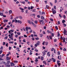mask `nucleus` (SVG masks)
<instances>
[{"label": "nucleus", "instance_id": "obj_1", "mask_svg": "<svg viewBox=\"0 0 67 67\" xmlns=\"http://www.w3.org/2000/svg\"><path fill=\"white\" fill-rule=\"evenodd\" d=\"M52 12L53 14H55L56 13V11L54 9V8H52Z\"/></svg>", "mask_w": 67, "mask_h": 67}, {"label": "nucleus", "instance_id": "obj_2", "mask_svg": "<svg viewBox=\"0 0 67 67\" xmlns=\"http://www.w3.org/2000/svg\"><path fill=\"white\" fill-rule=\"evenodd\" d=\"M11 32H14V30H13V29L10 30L8 31V33H9V34H11L12 33H11Z\"/></svg>", "mask_w": 67, "mask_h": 67}, {"label": "nucleus", "instance_id": "obj_3", "mask_svg": "<svg viewBox=\"0 0 67 67\" xmlns=\"http://www.w3.org/2000/svg\"><path fill=\"white\" fill-rule=\"evenodd\" d=\"M57 64L58 65V66H60V65H61V64L60 63H59V62H60V61L59 60L57 61Z\"/></svg>", "mask_w": 67, "mask_h": 67}, {"label": "nucleus", "instance_id": "obj_4", "mask_svg": "<svg viewBox=\"0 0 67 67\" xmlns=\"http://www.w3.org/2000/svg\"><path fill=\"white\" fill-rule=\"evenodd\" d=\"M26 31L28 32V30H29H29H31V28L30 27H26Z\"/></svg>", "mask_w": 67, "mask_h": 67}, {"label": "nucleus", "instance_id": "obj_5", "mask_svg": "<svg viewBox=\"0 0 67 67\" xmlns=\"http://www.w3.org/2000/svg\"><path fill=\"white\" fill-rule=\"evenodd\" d=\"M63 33L64 35H67V34H66V30L65 29H64Z\"/></svg>", "mask_w": 67, "mask_h": 67}, {"label": "nucleus", "instance_id": "obj_6", "mask_svg": "<svg viewBox=\"0 0 67 67\" xmlns=\"http://www.w3.org/2000/svg\"><path fill=\"white\" fill-rule=\"evenodd\" d=\"M39 22H40L41 24V23H44V20H39Z\"/></svg>", "mask_w": 67, "mask_h": 67}, {"label": "nucleus", "instance_id": "obj_7", "mask_svg": "<svg viewBox=\"0 0 67 67\" xmlns=\"http://www.w3.org/2000/svg\"><path fill=\"white\" fill-rule=\"evenodd\" d=\"M32 24L33 25V26H34V27H36V25L35 24L33 23V22H31Z\"/></svg>", "mask_w": 67, "mask_h": 67}, {"label": "nucleus", "instance_id": "obj_8", "mask_svg": "<svg viewBox=\"0 0 67 67\" xmlns=\"http://www.w3.org/2000/svg\"><path fill=\"white\" fill-rule=\"evenodd\" d=\"M27 22H28V23L29 24H31V21L30 20H27Z\"/></svg>", "mask_w": 67, "mask_h": 67}, {"label": "nucleus", "instance_id": "obj_9", "mask_svg": "<svg viewBox=\"0 0 67 67\" xmlns=\"http://www.w3.org/2000/svg\"><path fill=\"white\" fill-rule=\"evenodd\" d=\"M7 64H5V67H10V65L8 64V65H7Z\"/></svg>", "mask_w": 67, "mask_h": 67}, {"label": "nucleus", "instance_id": "obj_10", "mask_svg": "<svg viewBox=\"0 0 67 67\" xmlns=\"http://www.w3.org/2000/svg\"><path fill=\"white\" fill-rule=\"evenodd\" d=\"M58 58L60 60H61V55H60V57L59 58V56H58Z\"/></svg>", "mask_w": 67, "mask_h": 67}, {"label": "nucleus", "instance_id": "obj_11", "mask_svg": "<svg viewBox=\"0 0 67 67\" xmlns=\"http://www.w3.org/2000/svg\"><path fill=\"white\" fill-rule=\"evenodd\" d=\"M6 59L7 60H10V58L8 57H7Z\"/></svg>", "mask_w": 67, "mask_h": 67}, {"label": "nucleus", "instance_id": "obj_12", "mask_svg": "<svg viewBox=\"0 0 67 67\" xmlns=\"http://www.w3.org/2000/svg\"><path fill=\"white\" fill-rule=\"evenodd\" d=\"M52 60H53V62H56L55 60V59L52 58Z\"/></svg>", "mask_w": 67, "mask_h": 67}, {"label": "nucleus", "instance_id": "obj_13", "mask_svg": "<svg viewBox=\"0 0 67 67\" xmlns=\"http://www.w3.org/2000/svg\"><path fill=\"white\" fill-rule=\"evenodd\" d=\"M41 19H42V20H44V17L43 16H41Z\"/></svg>", "mask_w": 67, "mask_h": 67}, {"label": "nucleus", "instance_id": "obj_14", "mask_svg": "<svg viewBox=\"0 0 67 67\" xmlns=\"http://www.w3.org/2000/svg\"><path fill=\"white\" fill-rule=\"evenodd\" d=\"M66 40V38L65 37H63V43H64L65 42V40Z\"/></svg>", "mask_w": 67, "mask_h": 67}, {"label": "nucleus", "instance_id": "obj_15", "mask_svg": "<svg viewBox=\"0 0 67 67\" xmlns=\"http://www.w3.org/2000/svg\"><path fill=\"white\" fill-rule=\"evenodd\" d=\"M40 41H38L36 43V44L38 45H40Z\"/></svg>", "mask_w": 67, "mask_h": 67}, {"label": "nucleus", "instance_id": "obj_16", "mask_svg": "<svg viewBox=\"0 0 67 67\" xmlns=\"http://www.w3.org/2000/svg\"><path fill=\"white\" fill-rule=\"evenodd\" d=\"M22 21L20 20H18V23H20V24H21L22 23Z\"/></svg>", "mask_w": 67, "mask_h": 67}, {"label": "nucleus", "instance_id": "obj_17", "mask_svg": "<svg viewBox=\"0 0 67 67\" xmlns=\"http://www.w3.org/2000/svg\"><path fill=\"white\" fill-rule=\"evenodd\" d=\"M10 64H11V66H14L15 65L14 64V63H11Z\"/></svg>", "mask_w": 67, "mask_h": 67}, {"label": "nucleus", "instance_id": "obj_18", "mask_svg": "<svg viewBox=\"0 0 67 67\" xmlns=\"http://www.w3.org/2000/svg\"><path fill=\"white\" fill-rule=\"evenodd\" d=\"M20 2L21 3H23V4H25V2Z\"/></svg>", "mask_w": 67, "mask_h": 67}, {"label": "nucleus", "instance_id": "obj_19", "mask_svg": "<svg viewBox=\"0 0 67 67\" xmlns=\"http://www.w3.org/2000/svg\"><path fill=\"white\" fill-rule=\"evenodd\" d=\"M49 38H50V40H53V38H52V36L51 35L49 36Z\"/></svg>", "mask_w": 67, "mask_h": 67}, {"label": "nucleus", "instance_id": "obj_20", "mask_svg": "<svg viewBox=\"0 0 67 67\" xmlns=\"http://www.w3.org/2000/svg\"><path fill=\"white\" fill-rule=\"evenodd\" d=\"M49 53V52H48L47 53V56H49V57L50 56V55Z\"/></svg>", "mask_w": 67, "mask_h": 67}, {"label": "nucleus", "instance_id": "obj_21", "mask_svg": "<svg viewBox=\"0 0 67 67\" xmlns=\"http://www.w3.org/2000/svg\"><path fill=\"white\" fill-rule=\"evenodd\" d=\"M4 22H7L8 21V20L5 19L3 21Z\"/></svg>", "mask_w": 67, "mask_h": 67}, {"label": "nucleus", "instance_id": "obj_22", "mask_svg": "<svg viewBox=\"0 0 67 67\" xmlns=\"http://www.w3.org/2000/svg\"><path fill=\"white\" fill-rule=\"evenodd\" d=\"M41 59L42 60H44V57H43L42 56L41 57Z\"/></svg>", "mask_w": 67, "mask_h": 67}, {"label": "nucleus", "instance_id": "obj_23", "mask_svg": "<svg viewBox=\"0 0 67 67\" xmlns=\"http://www.w3.org/2000/svg\"><path fill=\"white\" fill-rule=\"evenodd\" d=\"M12 10H10L9 11V14H11V13H12Z\"/></svg>", "mask_w": 67, "mask_h": 67}, {"label": "nucleus", "instance_id": "obj_24", "mask_svg": "<svg viewBox=\"0 0 67 67\" xmlns=\"http://www.w3.org/2000/svg\"><path fill=\"white\" fill-rule=\"evenodd\" d=\"M51 34L52 35V36H54V34L53 33H51Z\"/></svg>", "mask_w": 67, "mask_h": 67}, {"label": "nucleus", "instance_id": "obj_25", "mask_svg": "<svg viewBox=\"0 0 67 67\" xmlns=\"http://www.w3.org/2000/svg\"><path fill=\"white\" fill-rule=\"evenodd\" d=\"M43 64H45V65H47V64H46V62L45 61H44L43 62Z\"/></svg>", "mask_w": 67, "mask_h": 67}, {"label": "nucleus", "instance_id": "obj_26", "mask_svg": "<svg viewBox=\"0 0 67 67\" xmlns=\"http://www.w3.org/2000/svg\"><path fill=\"white\" fill-rule=\"evenodd\" d=\"M47 32L48 33H50L51 34L52 33V32L51 31H49V30H48L47 31Z\"/></svg>", "mask_w": 67, "mask_h": 67}, {"label": "nucleus", "instance_id": "obj_27", "mask_svg": "<svg viewBox=\"0 0 67 67\" xmlns=\"http://www.w3.org/2000/svg\"><path fill=\"white\" fill-rule=\"evenodd\" d=\"M55 29L56 30H58V27H57V26H55Z\"/></svg>", "mask_w": 67, "mask_h": 67}, {"label": "nucleus", "instance_id": "obj_28", "mask_svg": "<svg viewBox=\"0 0 67 67\" xmlns=\"http://www.w3.org/2000/svg\"><path fill=\"white\" fill-rule=\"evenodd\" d=\"M32 11L33 12H36V10L35 9H34L32 10Z\"/></svg>", "mask_w": 67, "mask_h": 67}, {"label": "nucleus", "instance_id": "obj_29", "mask_svg": "<svg viewBox=\"0 0 67 67\" xmlns=\"http://www.w3.org/2000/svg\"><path fill=\"white\" fill-rule=\"evenodd\" d=\"M17 34L18 35H21V33L19 32H17Z\"/></svg>", "mask_w": 67, "mask_h": 67}, {"label": "nucleus", "instance_id": "obj_30", "mask_svg": "<svg viewBox=\"0 0 67 67\" xmlns=\"http://www.w3.org/2000/svg\"><path fill=\"white\" fill-rule=\"evenodd\" d=\"M14 63H18V61L16 60H14Z\"/></svg>", "mask_w": 67, "mask_h": 67}, {"label": "nucleus", "instance_id": "obj_31", "mask_svg": "<svg viewBox=\"0 0 67 67\" xmlns=\"http://www.w3.org/2000/svg\"><path fill=\"white\" fill-rule=\"evenodd\" d=\"M14 43V42L13 41H12V42H11V41H9V43H11V44H13Z\"/></svg>", "mask_w": 67, "mask_h": 67}, {"label": "nucleus", "instance_id": "obj_32", "mask_svg": "<svg viewBox=\"0 0 67 67\" xmlns=\"http://www.w3.org/2000/svg\"><path fill=\"white\" fill-rule=\"evenodd\" d=\"M23 42L24 43H25V42H26V40H25V39H24L23 40Z\"/></svg>", "mask_w": 67, "mask_h": 67}, {"label": "nucleus", "instance_id": "obj_33", "mask_svg": "<svg viewBox=\"0 0 67 67\" xmlns=\"http://www.w3.org/2000/svg\"><path fill=\"white\" fill-rule=\"evenodd\" d=\"M65 20H62V23H65Z\"/></svg>", "mask_w": 67, "mask_h": 67}, {"label": "nucleus", "instance_id": "obj_34", "mask_svg": "<svg viewBox=\"0 0 67 67\" xmlns=\"http://www.w3.org/2000/svg\"><path fill=\"white\" fill-rule=\"evenodd\" d=\"M47 40H49V37H48V36H47Z\"/></svg>", "mask_w": 67, "mask_h": 67}, {"label": "nucleus", "instance_id": "obj_35", "mask_svg": "<svg viewBox=\"0 0 67 67\" xmlns=\"http://www.w3.org/2000/svg\"><path fill=\"white\" fill-rule=\"evenodd\" d=\"M64 9H63V8H62V9H60V12H62V10H63Z\"/></svg>", "mask_w": 67, "mask_h": 67}, {"label": "nucleus", "instance_id": "obj_36", "mask_svg": "<svg viewBox=\"0 0 67 67\" xmlns=\"http://www.w3.org/2000/svg\"><path fill=\"white\" fill-rule=\"evenodd\" d=\"M8 36H6V37H4V38L5 39V40H7V38H8Z\"/></svg>", "mask_w": 67, "mask_h": 67}, {"label": "nucleus", "instance_id": "obj_37", "mask_svg": "<svg viewBox=\"0 0 67 67\" xmlns=\"http://www.w3.org/2000/svg\"><path fill=\"white\" fill-rule=\"evenodd\" d=\"M18 35H15V37H16V38H18Z\"/></svg>", "mask_w": 67, "mask_h": 67}, {"label": "nucleus", "instance_id": "obj_38", "mask_svg": "<svg viewBox=\"0 0 67 67\" xmlns=\"http://www.w3.org/2000/svg\"><path fill=\"white\" fill-rule=\"evenodd\" d=\"M46 8H47V9H48V8H49V6H48V5H46Z\"/></svg>", "mask_w": 67, "mask_h": 67}, {"label": "nucleus", "instance_id": "obj_39", "mask_svg": "<svg viewBox=\"0 0 67 67\" xmlns=\"http://www.w3.org/2000/svg\"><path fill=\"white\" fill-rule=\"evenodd\" d=\"M58 37H59V36H60V34L59 33V32H58Z\"/></svg>", "mask_w": 67, "mask_h": 67}, {"label": "nucleus", "instance_id": "obj_40", "mask_svg": "<svg viewBox=\"0 0 67 67\" xmlns=\"http://www.w3.org/2000/svg\"><path fill=\"white\" fill-rule=\"evenodd\" d=\"M58 55H60V52L59 51H58V53H57Z\"/></svg>", "mask_w": 67, "mask_h": 67}, {"label": "nucleus", "instance_id": "obj_41", "mask_svg": "<svg viewBox=\"0 0 67 67\" xmlns=\"http://www.w3.org/2000/svg\"><path fill=\"white\" fill-rule=\"evenodd\" d=\"M63 18H64V19H66V16L65 15H63Z\"/></svg>", "mask_w": 67, "mask_h": 67}, {"label": "nucleus", "instance_id": "obj_42", "mask_svg": "<svg viewBox=\"0 0 67 67\" xmlns=\"http://www.w3.org/2000/svg\"><path fill=\"white\" fill-rule=\"evenodd\" d=\"M59 17H60V18H62V15H60V14H59Z\"/></svg>", "mask_w": 67, "mask_h": 67}, {"label": "nucleus", "instance_id": "obj_43", "mask_svg": "<svg viewBox=\"0 0 67 67\" xmlns=\"http://www.w3.org/2000/svg\"><path fill=\"white\" fill-rule=\"evenodd\" d=\"M35 24H37V21L36 20L35 21Z\"/></svg>", "mask_w": 67, "mask_h": 67}, {"label": "nucleus", "instance_id": "obj_44", "mask_svg": "<svg viewBox=\"0 0 67 67\" xmlns=\"http://www.w3.org/2000/svg\"><path fill=\"white\" fill-rule=\"evenodd\" d=\"M30 9H33V8H34V7H33V6H31L30 7Z\"/></svg>", "mask_w": 67, "mask_h": 67}, {"label": "nucleus", "instance_id": "obj_45", "mask_svg": "<svg viewBox=\"0 0 67 67\" xmlns=\"http://www.w3.org/2000/svg\"><path fill=\"white\" fill-rule=\"evenodd\" d=\"M19 9L20 10H24V9H23L21 8H20Z\"/></svg>", "mask_w": 67, "mask_h": 67}, {"label": "nucleus", "instance_id": "obj_46", "mask_svg": "<svg viewBox=\"0 0 67 67\" xmlns=\"http://www.w3.org/2000/svg\"><path fill=\"white\" fill-rule=\"evenodd\" d=\"M37 16L38 18H40V15H38Z\"/></svg>", "mask_w": 67, "mask_h": 67}, {"label": "nucleus", "instance_id": "obj_47", "mask_svg": "<svg viewBox=\"0 0 67 67\" xmlns=\"http://www.w3.org/2000/svg\"><path fill=\"white\" fill-rule=\"evenodd\" d=\"M3 52V51L2 50H1L0 51V55L2 53V52Z\"/></svg>", "mask_w": 67, "mask_h": 67}, {"label": "nucleus", "instance_id": "obj_48", "mask_svg": "<svg viewBox=\"0 0 67 67\" xmlns=\"http://www.w3.org/2000/svg\"><path fill=\"white\" fill-rule=\"evenodd\" d=\"M54 50V48H52L51 49V51H53Z\"/></svg>", "mask_w": 67, "mask_h": 67}, {"label": "nucleus", "instance_id": "obj_49", "mask_svg": "<svg viewBox=\"0 0 67 67\" xmlns=\"http://www.w3.org/2000/svg\"><path fill=\"white\" fill-rule=\"evenodd\" d=\"M10 62L9 61H8L7 62V64H10Z\"/></svg>", "mask_w": 67, "mask_h": 67}, {"label": "nucleus", "instance_id": "obj_50", "mask_svg": "<svg viewBox=\"0 0 67 67\" xmlns=\"http://www.w3.org/2000/svg\"><path fill=\"white\" fill-rule=\"evenodd\" d=\"M24 37H27V36L26 35H24Z\"/></svg>", "mask_w": 67, "mask_h": 67}, {"label": "nucleus", "instance_id": "obj_51", "mask_svg": "<svg viewBox=\"0 0 67 67\" xmlns=\"http://www.w3.org/2000/svg\"><path fill=\"white\" fill-rule=\"evenodd\" d=\"M19 18L20 19H22V16H19Z\"/></svg>", "mask_w": 67, "mask_h": 67}, {"label": "nucleus", "instance_id": "obj_52", "mask_svg": "<svg viewBox=\"0 0 67 67\" xmlns=\"http://www.w3.org/2000/svg\"><path fill=\"white\" fill-rule=\"evenodd\" d=\"M0 49H3V47L2 46L0 48Z\"/></svg>", "mask_w": 67, "mask_h": 67}, {"label": "nucleus", "instance_id": "obj_53", "mask_svg": "<svg viewBox=\"0 0 67 67\" xmlns=\"http://www.w3.org/2000/svg\"><path fill=\"white\" fill-rule=\"evenodd\" d=\"M37 43L35 44V47H37Z\"/></svg>", "mask_w": 67, "mask_h": 67}, {"label": "nucleus", "instance_id": "obj_54", "mask_svg": "<svg viewBox=\"0 0 67 67\" xmlns=\"http://www.w3.org/2000/svg\"><path fill=\"white\" fill-rule=\"evenodd\" d=\"M8 43H7L6 44V46H7V47H8Z\"/></svg>", "mask_w": 67, "mask_h": 67}, {"label": "nucleus", "instance_id": "obj_55", "mask_svg": "<svg viewBox=\"0 0 67 67\" xmlns=\"http://www.w3.org/2000/svg\"><path fill=\"white\" fill-rule=\"evenodd\" d=\"M35 39L36 40H39V38L38 37H37L35 38Z\"/></svg>", "mask_w": 67, "mask_h": 67}, {"label": "nucleus", "instance_id": "obj_56", "mask_svg": "<svg viewBox=\"0 0 67 67\" xmlns=\"http://www.w3.org/2000/svg\"><path fill=\"white\" fill-rule=\"evenodd\" d=\"M63 50L64 51H66V49L65 48H64Z\"/></svg>", "mask_w": 67, "mask_h": 67}, {"label": "nucleus", "instance_id": "obj_57", "mask_svg": "<svg viewBox=\"0 0 67 67\" xmlns=\"http://www.w3.org/2000/svg\"><path fill=\"white\" fill-rule=\"evenodd\" d=\"M42 53L43 55H45L46 54L45 53V52L44 51Z\"/></svg>", "mask_w": 67, "mask_h": 67}, {"label": "nucleus", "instance_id": "obj_58", "mask_svg": "<svg viewBox=\"0 0 67 67\" xmlns=\"http://www.w3.org/2000/svg\"><path fill=\"white\" fill-rule=\"evenodd\" d=\"M50 3L51 5V6H53V4H52V3L51 2H50Z\"/></svg>", "mask_w": 67, "mask_h": 67}, {"label": "nucleus", "instance_id": "obj_59", "mask_svg": "<svg viewBox=\"0 0 67 67\" xmlns=\"http://www.w3.org/2000/svg\"><path fill=\"white\" fill-rule=\"evenodd\" d=\"M60 38H61V40H63V39H64V38H63V37H62L61 36Z\"/></svg>", "mask_w": 67, "mask_h": 67}, {"label": "nucleus", "instance_id": "obj_60", "mask_svg": "<svg viewBox=\"0 0 67 67\" xmlns=\"http://www.w3.org/2000/svg\"><path fill=\"white\" fill-rule=\"evenodd\" d=\"M4 56V54H2L1 58H2V57H3V56Z\"/></svg>", "mask_w": 67, "mask_h": 67}, {"label": "nucleus", "instance_id": "obj_61", "mask_svg": "<svg viewBox=\"0 0 67 67\" xmlns=\"http://www.w3.org/2000/svg\"><path fill=\"white\" fill-rule=\"evenodd\" d=\"M42 36H43V34H41L40 35V37H42Z\"/></svg>", "mask_w": 67, "mask_h": 67}, {"label": "nucleus", "instance_id": "obj_62", "mask_svg": "<svg viewBox=\"0 0 67 67\" xmlns=\"http://www.w3.org/2000/svg\"><path fill=\"white\" fill-rule=\"evenodd\" d=\"M11 47H9V50H11Z\"/></svg>", "mask_w": 67, "mask_h": 67}, {"label": "nucleus", "instance_id": "obj_63", "mask_svg": "<svg viewBox=\"0 0 67 67\" xmlns=\"http://www.w3.org/2000/svg\"><path fill=\"white\" fill-rule=\"evenodd\" d=\"M31 37H34V36H33V34H31Z\"/></svg>", "mask_w": 67, "mask_h": 67}, {"label": "nucleus", "instance_id": "obj_64", "mask_svg": "<svg viewBox=\"0 0 67 67\" xmlns=\"http://www.w3.org/2000/svg\"><path fill=\"white\" fill-rule=\"evenodd\" d=\"M50 20L51 21H53V19H50Z\"/></svg>", "mask_w": 67, "mask_h": 67}]
</instances>
